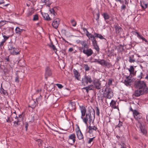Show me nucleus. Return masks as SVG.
<instances>
[{
    "instance_id": "obj_5",
    "label": "nucleus",
    "mask_w": 148,
    "mask_h": 148,
    "mask_svg": "<svg viewBox=\"0 0 148 148\" xmlns=\"http://www.w3.org/2000/svg\"><path fill=\"white\" fill-rule=\"evenodd\" d=\"M8 50L10 53L13 55H17L19 53V49L14 46L12 43H9L8 45Z\"/></svg>"
},
{
    "instance_id": "obj_18",
    "label": "nucleus",
    "mask_w": 148,
    "mask_h": 148,
    "mask_svg": "<svg viewBox=\"0 0 148 148\" xmlns=\"http://www.w3.org/2000/svg\"><path fill=\"white\" fill-rule=\"evenodd\" d=\"M93 84L97 89H99L101 88V84L98 80L95 81L94 82Z\"/></svg>"
},
{
    "instance_id": "obj_41",
    "label": "nucleus",
    "mask_w": 148,
    "mask_h": 148,
    "mask_svg": "<svg viewBox=\"0 0 148 148\" xmlns=\"http://www.w3.org/2000/svg\"><path fill=\"white\" fill-rule=\"evenodd\" d=\"M50 12L51 14H52L54 16L56 15V13L53 9L52 8L50 10Z\"/></svg>"
},
{
    "instance_id": "obj_28",
    "label": "nucleus",
    "mask_w": 148,
    "mask_h": 148,
    "mask_svg": "<svg viewBox=\"0 0 148 148\" xmlns=\"http://www.w3.org/2000/svg\"><path fill=\"white\" fill-rule=\"evenodd\" d=\"M94 35L95 37L99 38L101 39H105L104 38L101 34L96 33H95Z\"/></svg>"
},
{
    "instance_id": "obj_64",
    "label": "nucleus",
    "mask_w": 148,
    "mask_h": 148,
    "mask_svg": "<svg viewBox=\"0 0 148 148\" xmlns=\"http://www.w3.org/2000/svg\"><path fill=\"white\" fill-rule=\"evenodd\" d=\"M73 48H70L69 49V52H72L73 51Z\"/></svg>"
},
{
    "instance_id": "obj_62",
    "label": "nucleus",
    "mask_w": 148,
    "mask_h": 148,
    "mask_svg": "<svg viewBox=\"0 0 148 148\" xmlns=\"http://www.w3.org/2000/svg\"><path fill=\"white\" fill-rule=\"evenodd\" d=\"M95 36L93 35H92L91 34H90V36L88 38H89V39L90 38L91 39V38H93Z\"/></svg>"
},
{
    "instance_id": "obj_63",
    "label": "nucleus",
    "mask_w": 148,
    "mask_h": 148,
    "mask_svg": "<svg viewBox=\"0 0 148 148\" xmlns=\"http://www.w3.org/2000/svg\"><path fill=\"white\" fill-rule=\"evenodd\" d=\"M15 81L16 82H19V80H18V77H17L15 79Z\"/></svg>"
},
{
    "instance_id": "obj_50",
    "label": "nucleus",
    "mask_w": 148,
    "mask_h": 148,
    "mask_svg": "<svg viewBox=\"0 0 148 148\" xmlns=\"http://www.w3.org/2000/svg\"><path fill=\"white\" fill-rule=\"evenodd\" d=\"M56 85L59 88H62L63 87V86L60 84H56Z\"/></svg>"
},
{
    "instance_id": "obj_4",
    "label": "nucleus",
    "mask_w": 148,
    "mask_h": 148,
    "mask_svg": "<svg viewBox=\"0 0 148 148\" xmlns=\"http://www.w3.org/2000/svg\"><path fill=\"white\" fill-rule=\"evenodd\" d=\"M130 110L132 112L134 118L137 121H139L142 117V114L140 113L138 110H133L130 106Z\"/></svg>"
},
{
    "instance_id": "obj_26",
    "label": "nucleus",
    "mask_w": 148,
    "mask_h": 148,
    "mask_svg": "<svg viewBox=\"0 0 148 148\" xmlns=\"http://www.w3.org/2000/svg\"><path fill=\"white\" fill-rule=\"evenodd\" d=\"M134 69L133 66H131L130 68L128 69V70L130 72V74H134Z\"/></svg>"
},
{
    "instance_id": "obj_2",
    "label": "nucleus",
    "mask_w": 148,
    "mask_h": 148,
    "mask_svg": "<svg viewBox=\"0 0 148 148\" xmlns=\"http://www.w3.org/2000/svg\"><path fill=\"white\" fill-rule=\"evenodd\" d=\"M82 47L79 48L80 51L83 52L87 57L91 56L93 53L92 49L89 48V46L86 41H82L80 42Z\"/></svg>"
},
{
    "instance_id": "obj_16",
    "label": "nucleus",
    "mask_w": 148,
    "mask_h": 148,
    "mask_svg": "<svg viewBox=\"0 0 148 148\" xmlns=\"http://www.w3.org/2000/svg\"><path fill=\"white\" fill-rule=\"evenodd\" d=\"M97 95L98 99L102 101H103L104 98L105 97V94L103 93H97Z\"/></svg>"
},
{
    "instance_id": "obj_51",
    "label": "nucleus",
    "mask_w": 148,
    "mask_h": 148,
    "mask_svg": "<svg viewBox=\"0 0 148 148\" xmlns=\"http://www.w3.org/2000/svg\"><path fill=\"white\" fill-rule=\"evenodd\" d=\"M112 79H109L108 83V84L109 86L110 85L112 84Z\"/></svg>"
},
{
    "instance_id": "obj_35",
    "label": "nucleus",
    "mask_w": 148,
    "mask_h": 148,
    "mask_svg": "<svg viewBox=\"0 0 148 148\" xmlns=\"http://www.w3.org/2000/svg\"><path fill=\"white\" fill-rule=\"evenodd\" d=\"M95 136L93 137L92 138H89V140L88 141V144H91L92 142L94 140V139L95 138Z\"/></svg>"
},
{
    "instance_id": "obj_9",
    "label": "nucleus",
    "mask_w": 148,
    "mask_h": 148,
    "mask_svg": "<svg viewBox=\"0 0 148 148\" xmlns=\"http://www.w3.org/2000/svg\"><path fill=\"white\" fill-rule=\"evenodd\" d=\"M110 106L112 108L117 109L119 110V102H118L117 101H115L114 100H112L110 103Z\"/></svg>"
},
{
    "instance_id": "obj_36",
    "label": "nucleus",
    "mask_w": 148,
    "mask_h": 148,
    "mask_svg": "<svg viewBox=\"0 0 148 148\" xmlns=\"http://www.w3.org/2000/svg\"><path fill=\"white\" fill-rule=\"evenodd\" d=\"M60 94V93H53V95L57 97L58 99L61 97V95Z\"/></svg>"
},
{
    "instance_id": "obj_52",
    "label": "nucleus",
    "mask_w": 148,
    "mask_h": 148,
    "mask_svg": "<svg viewBox=\"0 0 148 148\" xmlns=\"http://www.w3.org/2000/svg\"><path fill=\"white\" fill-rule=\"evenodd\" d=\"M85 69L86 71H88L89 70V67L87 65H85Z\"/></svg>"
},
{
    "instance_id": "obj_17",
    "label": "nucleus",
    "mask_w": 148,
    "mask_h": 148,
    "mask_svg": "<svg viewBox=\"0 0 148 148\" xmlns=\"http://www.w3.org/2000/svg\"><path fill=\"white\" fill-rule=\"evenodd\" d=\"M88 132L90 135V136L94 137L96 136L97 134V132L95 131L92 130L90 129H88Z\"/></svg>"
},
{
    "instance_id": "obj_33",
    "label": "nucleus",
    "mask_w": 148,
    "mask_h": 148,
    "mask_svg": "<svg viewBox=\"0 0 148 148\" xmlns=\"http://www.w3.org/2000/svg\"><path fill=\"white\" fill-rule=\"evenodd\" d=\"M144 93H134L133 94L132 96L133 97H138L140 96L141 95H143Z\"/></svg>"
},
{
    "instance_id": "obj_54",
    "label": "nucleus",
    "mask_w": 148,
    "mask_h": 148,
    "mask_svg": "<svg viewBox=\"0 0 148 148\" xmlns=\"http://www.w3.org/2000/svg\"><path fill=\"white\" fill-rule=\"evenodd\" d=\"M92 44L93 45V46H95L96 45H97V42L96 41V40L92 42Z\"/></svg>"
},
{
    "instance_id": "obj_43",
    "label": "nucleus",
    "mask_w": 148,
    "mask_h": 148,
    "mask_svg": "<svg viewBox=\"0 0 148 148\" xmlns=\"http://www.w3.org/2000/svg\"><path fill=\"white\" fill-rule=\"evenodd\" d=\"M94 48L96 50V51L98 53L99 52V49L97 45H96L93 46Z\"/></svg>"
},
{
    "instance_id": "obj_30",
    "label": "nucleus",
    "mask_w": 148,
    "mask_h": 148,
    "mask_svg": "<svg viewBox=\"0 0 148 148\" xmlns=\"http://www.w3.org/2000/svg\"><path fill=\"white\" fill-rule=\"evenodd\" d=\"M105 61L103 60H97V62L102 65H104Z\"/></svg>"
},
{
    "instance_id": "obj_55",
    "label": "nucleus",
    "mask_w": 148,
    "mask_h": 148,
    "mask_svg": "<svg viewBox=\"0 0 148 148\" xmlns=\"http://www.w3.org/2000/svg\"><path fill=\"white\" fill-rule=\"evenodd\" d=\"M5 42V41L4 40H3V41L0 43V47H1L2 46H3Z\"/></svg>"
},
{
    "instance_id": "obj_31",
    "label": "nucleus",
    "mask_w": 148,
    "mask_h": 148,
    "mask_svg": "<svg viewBox=\"0 0 148 148\" xmlns=\"http://www.w3.org/2000/svg\"><path fill=\"white\" fill-rule=\"evenodd\" d=\"M140 130L142 133L144 135H146L147 133V131L145 128L142 127L140 128Z\"/></svg>"
},
{
    "instance_id": "obj_38",
    "label": "nucleus",
    "mask_w": 148,
    "mask_h": 148,
    "mask_svg": "<svg viewBox=\"0 0 148 148\" xmlns=\"http://www.w3.org/2000/svg\"><path fill=\"white\" fill-rule=\"evenodd\" d=\"M96 113L97 115L98 116H99V114H100V112H99V109L98 107H96Z\"/></svg>"
},
{
    "instance_id": "obj_29",
    "label": "nucleus",
    "mask_w": 148,
    "mask_h": 148,
    "mask_svg": "<svg viewBox=\"0 0 148 148\" xmlns=\"http://www.w3.org/2000/svg\"><path fill=\"white\" fill-rule=\"evenodd\" d=\"M103 16L104 19L105 20H108L109 19L110 16L107 13H104L103 14Z\"/></svg>"
},
{
    "instance_id": "obj_46",
    "label": "nucleus",
    "mask_w": 148,
    "mask_h": 148,
    "mask_svg": "<svg viewBox=\"0 0 148 148\" xmlns=\"http://www.w3.org/2000/svg\"><path fill=\"white\" fill-rule=\"evenodd\" d=\"M71 23L73 26H75L76 25V22L74 20H72L71 21Z\"/></svg>"
},
{
    "instance_id": "obj_12",
    "label": "nucleus",
    "mask_w": 148,
    "mask_h": 148,
    "mask_svg": "<svg viewBox=\"0 0 148 148\" xmlns=\"http://www.w3.org/2000/svg\"><path fill=\"white\" fill-rule=\"evenodd\" d=\"M45 71V77L47 79L48 77L51 76L52 75V72L50 69L48 67L46 68Z\"/></svg>"
},
{
    "instance_id": "obj_27",
    "label": "nucleus",
    "mask_w": 148,
    "mask_h": 148,
    "mask_svg": "<svg viewBox=\"0 0 148 148\" xmlns=\"http://www.w3.org/2000/svg\"><path fill=\"white\" fill-rule=\"evenodd\" d=\"M93 85H92L89 86L88 87H86L84 88L86 89V91L88 92L89 90H93Z\"/></svg>"
},
{
    "instance_id": "obj_22",
    "label": "nucleus",
    "mask_w": 148,
    "mask_h": 148,
    "mask_svg": "<svg viewBox=\"0 0 148 148\" xmlns=\"http://www.w3.org/2000/svg\"><path fill=\"white\" fill-rule=\"evenodd\" d=\"M24 31V29H20L19 27H18L15 29V32L18 34H20L21 33Z\"/></svg>"
},
{
    "instance_id": "obj_58",
    "label": "nucleus",
    "mask_w": 148,
    "mask_h": 148,
    "mask_svg": "<svg viewBox=\"0 0 148 148\" xmlns=\"http://www.w3.org/2000/svg\"><path fill=\"white\" fill-rule=\"evenodd\" d=\"M109 64H110L108 62H107L105 61L104 65H105L106 66H107L108 65H109Z\"/></svg>"
},
{
    "instance_id": "obj_21",
    "label": "nucleus",
    "mask_w": 148,
    "mask_h": 148,
    "mask_svg": "<svg viewBox=\"0 0 148 148\" xmlns=\"http://www.w3.org/2000/svg\"><path fill=\"white\" fill-rule=\"evenodd\" d=\"M88 129H90L92 130L95 131H96L98 132H99V131L98 129V128L95 125L93 126H91L90 125L88 127Z\"/></svg>"
},
{
    "instance_id": "obj_34",
    "label": "nucleus",
    "mask_w": 148,
    "mask_h": 148,
    "mask_svg": "<svg viewBox=\"0 0 148 148\" xmlns=\"http://www.w3.org/2000/svg\"><path fill=\"white\" fill-rule=\"evenodd\" d=\"M49 47L51 48L55 51H57V49L55 46L52 43H51L50 45H49Z\"/></svg>"
},
{
    "instance_id": "obj_6",
    "label": "nucleus",
    "mask_w": 148,
    "mask_h": 148,
    "mask_svg": "<svg viewBox=\"0 0 148 148\" xmlns=\"http://www.w3.org/2000/svg\"><path fill=\"white\" fill-rule=\"evenodd\" d=\"M92 81L91 77L89 75H86L82 80V83L84 86L87 85L88 83H91Z\"/></svg>"
},
{
    "instance_id": "obj_19",
    "label": "nucleus",
    "mask_w": 148,
    "mask_h": 148,
    "mask_svg": "<svg viewBox=\"0 0 148 148\" xmlns=\"http://www.w3.org/2000/svg\"><path fill=\"white\" fill-rule=\"evenodd\" d=\"M115 29L116 34H119L123 30V29L121 27L119 26H115Z\"/></svg>"
},
{
    "instance_id": "obj_42",
    "label": "nucleus",
    "mask_w": 148,
    "mask_h": 148,
    "mask_svg": "<svg viewBox=\"0 0 148 148\" xmlns=\"http://www.w3.org/2000/svg\"><path fill=\"white\" fill-rule=\"evenodd\" d=\"M3 37L4 38V39L3 40L6 41L9 38L10 36H6L5 35L2 34Z\"/></svg>"
},
{
    "instance_id": "obj_48",
    "label": "nucleus",
    "mask_w": 148,
    "mask_h": 148,
    "mask_svg": "<svg viewBox=\"0 0 148 148\" xmlns=\"http://www.w3.org/2000/svg\"><path fill=\"white\" fill-rule=\"evenodd\" d=\"M120 145L121 146V148H126L125 144L123 142Z\"/></svg>"
},
{
    "instance_id": "obj_49",
    "label": "nucleus",
    "mask_w": 148,
    "mask_h": 148,
    "mask_svg": "<svg viewBox=\"0 0 148 148\" xmlns=\"http://www.w3.org/2000/svg\"><path fill=\"white\" fill-rule=\"evenodd\" d=\"M34 13L33 11H29V12L27 14V16H31Z\"/></svg>"
},
{
    "instance_id": "obj_25",
    "label": "nucleus",
    "mask_w": 148,
    "mask_h": 148,
    "mask_svg": "<svg viewBox=\"0 0 148 148\" xmlns=\"http://www.w3.org/2000/svg\"><path fill=\"white\" fill-rule=\"evenodd\" d=\"M129 62L130 63L134 62H135V59L134 58V56L132 55L129 57Z\"/></svg>"
},
{
    "instance_id": "obj_13",
    "label": "nucleus",
    "mask_w": 148,
    "mask_h": 148,
    "mask_svg": "<svg viewBox=\"0 0 148 148\" xmlns=\"http://www.w3.org/2000/svg\"><path fill=\"white\" fill-rule=\"evenodd\" d=\"M131 78V77L130 76L126 77L124 82L125 85L127 86L131 85V83L132 82Z\"/></svg>"
},
{
    "instance_id": "obj_11",
    "label": "nucleus",
    "mask_w": 148,
    "mask_h": 148,
    "mask_svg": "<svg viewBox=\"0 0 148 148\" xmlns=\"http://www.w3.org/2000/svg\"><path fill=\"white\" fill-rule=\"evenodd\" d=\"M60 21V20L59 18L55 19L52 23V26L55 29L57 28Z\"/></svg>"
},
{
    "instance_id": "obj_7",
    "label": "nucleus",
    "mask_w": 148,
    "mask_h": 148,
    "mask_svg": "<svg viewBox=\"0 0 148 148\" xmlns=\"http://www.w3.org/2000/svg\"><path fill=\"white\" fill-rule=\"evenodd\" d=\"M41 98L42 96L40 95L39 98H36V101L33 100H31L29 102V107L32 108H34L37 105L38 100L40 98L41 99Z\"/></svg>"
},
{
    "instance_id": "obj_8",
    "label": "nucleus",
    "mask_w": 148,
    "mask_h": 148,
    "mask_svg": "<svg viewBox=\"0 0 148 148\" xmlns=\"http://www.w3.org/2000/svg\"><path fill=\"white\" fill-rule=\"evenodd\" d=\"M76 141V136L75 134H72L70 135L68 139L69 143L71 145H73Z\"/></svg>"
},
{
    "instance_id": "obj_61",
    "label": "nucleus",
    "mask_w": 148,
    "mask_h": 148,
    "mask_svg": "<svg viewBox=\"0 0 148 148\" xmlns=\"http://www.w3.org/2000/svg\"><path fill=\"white\" fill-rule=\"evenodd\" d=\"M5 59L6 60L7 62H10V60L9 58V56L7 57H6L5 58Z\"/></svg>"
},
{
    "instance_id": "obj_53",
    "label": "nucleus",
    "mask_w": 148,
    "mask_h": 148,
    "mask_svg": "<svg viewBox=\"0 0 148 148\" xmlns=\"http://www.w3.org/2000/svg\"><path fill=\"white\" fill-rule=\"evenodd\" d=\"M123 124V122H121L120 121H119V123L118 125V126L120 128V127H121V126H122Z\"/></svg>"
},
{
    "instance_id": "obj_56",
    "label": "nucleus",
    "mask_w": 148,
    "mask_h": 148,
    "mask_svg": "<svg viewBox=\"0 0 148 148\" xmlns=\"http://www.w3.org/2000/svg\"><path fill=\"white\" fill-rule=\"evenodd\" d=\"M29 126L28 123L27 122H26L25 123V127L26 128V131L27 130L28 127Z\"/></svg>"
},
{
    "instance_id": "obj_15",
    "label": "nucleus",
    "mask_w": 148,
    "mask_h": 148,
    "mask_svg": "<svg viewBox=\"0 0 148 148\" xmlns=\"http://www.w3.org/2000/svg\"><path fill=\"white\" fill-rule=\"evenodd\" d=\"M73 73L75 78L78 80H80V75L78 72L75 69H73Z\"/></svg>"
},
{
    "instance_id": "obj_44",
    "label": "nucleus",
    "mask_w": 148,
    "mask_h": 148,
    "mask_svg": "<svg viewBox=\"0 0 148 148\" xmlns=\"http://www.w3.org/2000/svg\"><path fill=\"white\" fill-rule=\"evenodd\" d=\"M5 24V21H0V27L4 25Z\"/></svg>"
},
{
    "instance_id": "obj_40",
    "label": "nucleus",
    "mask_w": 148,
    "mask_h": 148,
    "mask_svg": "<svg viewBox=\"0 0 148 148\" xmlns=\"http://www.w3.org/2000/svg\"><path fill=\"white\" fill-rule=\"evenodd\" d=\"M126 8V6L125 5H124L123 3L121 7V11H124Z\"/></svg>"
},
{
    "instance_id": "obj_60",
    "label": "nucleus",
    "mask_w": 148,
    "mask_h": 148,
    "mask_svg": "<svg viewBox=\"0 0 148 148\" xmlns=\"http://www.w3.org/2000/svg\"><path fill=\"white\" fill-rule=\"evenodd\" d=\"M18 118L20 119L21 120H22L23 119V117L22 116V114H20L18 116Z\"/></svg>"
},
{
    "instance_id": "obj_39",
    "label": "nucleus",
    "mask_w": 148,
    "mask_h": 148,
    "mask_svg": "<svg viewBox=\"0 0 148 148\" xmlns=\"http://www.w3.org/2000/svg\"><path fill=\"white\" fill-rule=\"evenodd\" d=\"M38 19V16L37 14H35L34 16L33 20L34 21H36Z\"/></svg>"
},
{
    "instance_id": "obj_37",
    "label": "nucleus",
    "mask_w": 148,
    "mask_h": 148,
    "mask_svg": "<svg viewBox=\"0 0 148 148\" xmlns=\"http://www.w3.org/2000/svg\"><path fill=\"white\" fill-rule=\"evenodd\" d=\"M143 73L141 72L137 76V77L138 79H140L143 78Z\"/></svg>"
},
{
    "instance_id": "obj_24",
    "label": "nucleus",
    "mask_w": 148,
    "mask_h": 148,
    "mask_svg": "<svg viewBox=\"0 0 148 148\" xmlns=\"http://www.w3.org/2000/svg\"><path fill=\"white\" fill-rule=\"evenodd\" d=\"M42 16L45 19L48 21L51 20V18L47 13H44L42 14Z\"/></svg>"
},
{
    "instance_id": "obj_32",
    "label": "nucleus",
    "mask_w": 148,
    "mask_h": 148,
    "mask_svg": "<svg viewBox=\"0 0 148 148\" xmlns=\"http://www.w3.org/2000/svg\"><path fill=\"white\" fill-rule=\"evenodd\" d=\"M135 33L137 35V37L141 39L142 40H143V39L144 38V37L143 36L140 34L138 32H136Z\"/></svg>"
},
{
    "instance_id": "obj_10",
    "label": "nucleus",
    "mask_w": 148,
    "mask_h": 148,
    "mask_svg": "<svg viewBox=\"0 0 148 148\" xmlns=\"http://www.w3.org/2000/svg\"><path fill=\"white\" fill-rule=\"evenodd\" d=\"M77 130L76 133L77 138L79 140H82L84 138V136L82 133L78 125H77Z\"/></svg>"
},
{
    "instance_id": "obj_47",
    "label": "nucleus",
    "mask_w": 148,
    "mask_h": 148,
    "mask_svg": "<svg viewBox=\"0 0 148 148\" xmlns=\"http://www.w3.org/2000/svg\"><path fill=\"white\" fill-rule=\"evenodd\" d=\"M141 5L142 7L144 9L146 8L147 7V4H145L144 3L142 4V3H141Z\"/></svg>"
},
{
    "instance_id": "obj_57",
    "label": "nucleus",
    "mask_w": 148,
    "mask_h": 148,
    "mask_svg": "<svg viewBox=\"0 0 148 148\" xmlns=\"http://www.w3.org/2000/svg\"><path fill=\"white\" fill-rule=\"evenodd\" d=\"M85 29L86 31L87 32V33H86V36L88 37H89L90 36V34H91L90 33L88 32V31H87V29Z\"/></svg>"
},
{
    "instance_id": "obj_23",
    "label": "nucleus",
    "mask_w": 148,
    "mask_h": 148,
    "mask_svg": "<svg viewBox=\"0 0 148 148\" xmlns=\"http://www.w3.org/2000/svg\"><path fill=\"white\" fill-rule=\"evenodd\" d=\"M105 94V98L110 99L113 96V93H103Z\"/></svg>"
},
{
    "instance_id": "obj_1",
    "label": "nucleus",
    "mask_w": 148,
    "mask_h": 148,
    "mask_svg": "<svg viewBox=\"0 0 148 148\" xmlns=\"http://www.w3.org/2000/svg\"><path fill=\"white\" fill-rule=\"evenodd\" d=\"M81 112V118L82 119L83 121L86 124H87L88 120L90 123L91 122H93L94 119V118L93 119L91 116V111L89 110L86 112V109L85 107L84 106H80ZM94 112V117H95V111L93 109Z\"/></svg>"
},
{
    "instance_id": "obj_20",
    "label": "nucleus",
    "mask_w": 148,
    "mask_h": 148,
    "mask_svg": "<svg viewBox=\"0 0 148 148\" xmlns=\"http://www.w3.org/2000/svg\"><path fill=\"white\" fill-rule=\"evenodd\" d=\"M41 1L42 3H45V5L49 7L50 6L52 3L50 0H41Z\"/></svg>"
},
{
    "instance_id": "obj_14",
    "label": "nucleus",
    "mask_w": 148,
    "mask_h": 148,
    "mask_svg": "<svg viewBox=\"0 0 148 148\" xmlns=\"http://www.w3.org/2000/svg\"><path fill=\"white\" fill-rule=\"evenodd\" d=\"M75 103V102H71L69 104V108L71 110H75L76 109Z\"/></svg>"
},
{
    "instance_id": "obj_45",
    "label": "nucleus",
    "mask_w": 148,
    "mask_h": 148,
    "mask_svg": "<svg viewBox=\"0 0 148 148\" xmlns=\"http://www.w3.org/2000/svg\"><path fill=\"white\" fill-rule=\"evenodd\" d=\"M20 122L21 121H19V120L17 121L16 123V124H14V126L16 127H18V125L20 124Z\"/></svg>"
},
{
    "instance_id": "obj_3",
    "label": "nucleus",
    "mask_w": 148,
    "mask_h": 148,
    "mask_svg": "<svg viewBox=\"0 0 148 148\" xmlns=\"http://www.w3.org/2000/svg\"><path fill=\"white\" fill-rule=\"evenodd\" d=\"M136 88L140 90L139 92H148V88L144 81H139L135 82Z\"/></svg>"
},
{
    "instance_id": "obj_59",
    "label": "nucleus",
    "mask_w": 148,
    "mask_h": 148,
    "mask_svg": "<svg viewBox=\"0 0 148 148\" xmlns=\"http://www.w3.org/2000/svg\"><path fill=\"white\" fill-rule=\"evenodd\" d=\"M6 121L7 122L10 123H11L12 122V121L10 120V117H8V119L6 120Z\"/></svg>"
}]
</instances>
